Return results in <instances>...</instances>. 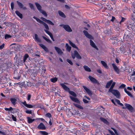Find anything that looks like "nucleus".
I'll return each mask as SVG.
<instances>
[{
  "label": "nucleus",
  "instance_id": "24",
  "mask_svg": "<svg viewBox=\"0 0 135 135\" xmlns=\"http://www.w3.org/2000/svg\"><path fill=\"white\" fill-rule=\"evenodd\" d=\"M124 91L128 96L131 97H132V95L131 94L129 91L127 90L126 88H125L124 89Z\"/></svg>",
  "mask_w": 135,
  "mask_h": 135
},
{
  "label": "nucleus",
  "instance_id": "59",
  "mask_svg": "<svg viewBox=\"0 0 135 135\" xmlns=\"http://www.w3.org/2000/svg\"><path fill=\"white\" fill-rule=\"evenodd\" d=\"M109 132H110V134L112 135H115L113 131H111L110 130H109Z\"/></svg>",
  "mask_w": 135,
  "mask_h": 135
},
{
  "label": "nucleus",
  "instance_id": "3",
  "mask_svg": "<svg viewBox=\"0 0 135 135\" xmlns=\"http://www.w3.org/2000/svg\"><path fill=\"white\" fill-rule=\"evenodd\" d=\"M71 56L73 59L75 58V57L78 59H80L81 58V56L79 54L78 52L76 50L74 51V53H71Z\"/></svg>",
  "mask_w": 135,
  "mask_h": 135
},
{
  "label": "nucleus",
  "instance_id": "61",
  "mask_svg": "<svg viewBox=\"0 0 135 135\" xmlns=\"http://www.w3.org/2000/svg\"><path fill=\"white\" fill-rule=\"evenodd\" d=\"M44 49L46 52H48V49L46 47L44 48Z\"/></svg>",
  "mask_w": 135,
  "mask_h": 135
},
{
  "label": "nucleus",
  "instance_id": "26",
  "mask_svg": "<svg viewBox=\"0 0 135 135\" xmlns=\"http://www.w3.org/2000/svg\"><path fill=\"white\" fill-rule=\"evenodd\" d=\"M65 47L66 48V50L70 52L71 49V46H69L67 43H66V44Z\"/></svg>",
  "mask_w": 135,
  "mask_h": 135
},
{
  "label": "nucleus",
  "instance_id": "25",
  "mask_svg": "<svg viewBox=\"0 0 135 135\" xmlns=\"http://www.w3.org/2000/svg\"><path fill=\"white\" fill-rule=\"evenodd\" d=\"M15 13L16 15L18 16L21 18H22V14L20 13L19 11H17L15 12Z\"/></svg>",
  "mask_w": 135,
  "mask_h": 135
},
{
  "label": "nucleus",
  "instance_id": "44",
  "mask_svg": "<svg viewBox=\"0 0 135 135\" xmlns=\"http://www.w3.org/2000/svg\"><path fill=\"white\" fill-rule=\"evenodd\" d=\"M11 37V36L9 35L6 34L5 35V38L6 39H7Z\"/></svg>",
  "mask_w": 135,
  "mask_h": 135
},
{
  "label": "nucleus",
  "instance_id": "46",
  "mask_svg": "<svg viewBox=\"0 0 135 135\" xmlns=\"http://www.w3.org/2000/svg\"><path fill=\"white\" fill-rule=\"evenodd\" d=\"M46 116L50 118L51 117V114L49 113H48L46 114Z\"/></svg>",
  "mask_w": 135,
  "mask_h": 135
},
{
  "label": "nucleus",
  "instance_id": "36",
  "mask_svg": "<svg viewBox=\"0 0 135 135\" xmlns=\"http://www.w3.org/2000/svg\"><path fill=\"white\" fill-rule=\"evenodd\" d=\"M115 102H116L118 104L121 106H123V104L120 102V101L119 100L117 99H115Z\"/></svg>",
  "mask_w": 135,
  "mask_h": 135
},
{
  "label": "nucleus",
  "instance_id": "6",
  "mask_svg": "<svg viewBox=\"0 0 135 135\" xmlns=\"http://www.w3.org/2000/svg\"><path fill=\"white\" fill-rule=\"evenodd\" d=\"M129 80L130 81H133L135 83V71H134L132 75L130 76Z\"/></svg>",
  "mask_w": 135,
  "mask_h": 135
},
{
  "label": "nucleus",
  "instance_id": "17",
  "mask_svg": "<svg viewBox=\"0 0 135 135\" xmlns=\"http://www.w3.org/2000/svg\"><path fill=\"white\" fill-rule=\"evenodd\" d=\"M55 48L59 54L61 55L62 53V52L61 50L59 48L55 46Z\"/></svg>",
  "mask_w": 135,
  "mask_h": 135
},
{
  "label": "nucleus",
  "instance_id": "8",
  "mask_svg": "<svg viewBox=\"0 0 135 135\" xmlns=\"http://www.w3.org/2000/svg\"><path fill=\"white\" fill-rule=\"evenodd\" d=\"M63 27L68 32H71L72 31V30L70 27L68 25H63Z\"/></svg>",
  "mask_w": 135,
  "mask_h": 135
},
{
  "label": "nucleus",
  "instance_id": "12",
  "mask_svg": "<svg viewBox=\"0 0 135 135\" xmlns=\"http://www.w3.org/2000/svg\"><path fill=\"white\" fill-rule=\"evenodd\" d=\"M70 97L73 101L78 103H80V102L77 98H75L71 96H70Z\"/></svg>",
  "mask_w": 135,
  "mask_h": 135
},
{
  "label": "nucleus",
  "instance_id": "23",
  "mask_svg": "<svg viewBox=\"0 0 135 135\" xmlns=\"http://www.w3.org/2000/svg\"><path fill=\"white\" fill-rule=\"evenodd\" d=\"M83 67L86 71L88 72H90L91 71L90 69L87 66L85 65L83 66Z\"/></svg>",
  "mask_w": 135,
  "mask_h": 135
},
{
  "label": "nucleus",
  "instance_id": "2",
  "mask_svg": "<svg viewBox=\"0 0 135 135\" xmlns=\"http://www.w3.org/2000/svg\"><path fill=\"white\" fill-rule=\"evenodd\" d=\"M108 92L112 93L117 98H119L120 97V93L117 90L113 89Z\"/></svg>",
  "mask_w": 135,
  "mask_h": 135
},
{
  "label": "nucleus",
  "instance_id": "62",
  "mask_svg": "<svg viewBox=\"0 0 135 135\" xmlns=\"http://www.w3.org/2000/svg\"><path fill=\"white\" fill-rule=\"evenodd\" d=\"M114 132L117 135H118L119 134L118 133V132H117V131L115 129L114 131Z\"/></svg>",
  "mask_w": 135,
  "mask_h": 135
},
{
  "label": "nucleus",
  "instance_id": "51",
  "mask_svg": "<svg viewBox=\"0 0 135 135\" xmlns=\"http://www.w3.org/2000/svg\"><path fill=\"white\" fill-rule=\"evenodd\" d=\"M11 6L12 9L13 10L14 6V4L13 2H12L11 3Z\"/></svg>",
  "mask_w": 135,
  "mask_h": 135
},
{
  "label": "nucleus",
  "instance_id": "45",
  "mask_svg": "<svg viewBox=\"0 0 135 135\" xmlns=\"http://www.w3.org/2000/svg\"><path fill=\"white\" fill-rule=\"evenodd\" d=\"M66 61L67 62H68L69 64H70L71 65H73V62L70 60L68 59H67Z\"/></svg>",
  "mask_w": 135,
  "mask_h": 135
},
{
  "label": "nucleus",
  "instance_id": "7",
  "mask_svg": "<svg viewBox=\"0 0 135 135\" xmlns=\"http://www.w3.org/2000/svg\"><path fill=\"white\" fill-rule=\"evenodd\" d=\"M112 65L115 71L118 74H119L120 72V71L118 69L117 66L114 63L112 64Z\"/></svg>",
  "mask_w": 135,
  "mask_h": 135
},
{
  "label": "nucleus",
  "instance_id": "11",
  "mask_svg": "<svg viewBox=\"0 0 135 135\" xmlns=\"http://www.w3.org/2000/svg\"><path fill=\"white\" fill-rule=\"evenodd\" d=\"M83 87L86 92L89 95H90L92 94L91 91L88 88L84 86H83Z\"/></svg>",
  "mask_w": 135,
  "mask_h": 135
},
{
  "label": "nucleus",
  "instance_id": "13",
  "mask_svg": "<svg viewBox=\"0 0 135 135\" xmlns=\"http://www.w3.org/2000/svg\"><path fill=\"white\" fill-rule=\"evenodd\" d=\"M125 105L129 110L132 111L133 110V108L130 105L128 104H125Z\"/></svg>",
  "mask_w": 135,
  "mask_h": 135
},
{
  "label": "nucleus",
  "instance_id": "42",
  "mask_svg": "<svg viewBox=\"0 0 135 135\" xmlns=\"http://www.w3.org/2000/svg\"><path fill=\"white\" fill-rule=\"evenodd\" d=\"M29 5L30 6V8L31 9H34V6L32 4L30 3H29Z\"/></svg>",
  "mask_w": 135,
  "mask_h": 135
},
{
  "label": "nucleus",
  "instance_id": "58",
  "mask_svg": "<svg viewBox=\"0 0 135 135\" xmlns=\"http://www.w3.org/2000/svg\"><path fill=\"white\" fill-rule=\"evenodd\" d=\"M31 95H28L27 99L28 100H30V99L31 98Z\"/></svg>",
  "mask_w": 135,
  "mask_h": 135
},
{
  "label": "nucleus",
  "instance_id": "31",
  "mask_svg": "<svg viewBox=\"0 0 135 135\" xmlns=\"http://www.w3.org/2000/svg\"><path fill=\"white\" fill-rule=\"evenodd\" d=\"M58 13L59 15L61 17L64 18H65L66 17L65 16L64 13L62 12L59 11Z\"/></svg>",
  "mask_w": 135,
  "mask_h": 135
},
{
  "label": "nucleus",
  "instance_id": "54",
  "mask_svg": "<svg viewBox=\"0 0 135 135\" xmlns=\"http://www.w3.org/2000/svg\"><path fill=\"white\" fill-rule=\"evenodd\" d=\"M126 85L125 84H122L120 86V88H122L125 87Z\"/></svg>",
  "mask_w": 135,
  "mask_h": 135
},
{
  "label": "nucleus",
  "instance_id": "18",
  "mask_svg": "<svg viewBox=\"0 0 135 135\" xmlns=\"http://www.w3.org/2000/svg\"><path fill=\"white\" fill-rule=\"evenodd\" d=\"M10 101H11L12 103L13 104L15 105L16 104L17 101V100L15 98H11L10 99Z\"/></svg>",
  "mask_w": 135,
  "mask_h": 135
},
{
  "label": "nucleus",
  "instance_id": "53",
  "mask_svg": "<svg viewBox=\"0 0 135 135\" xmlns=\"http://www.w3.org/2000/svg\"><path fill=\"white\" fill-rule=\"evenodd\" d=\"M11 112L12 113H15L16 112V111L15 109H12L11 110Z\"/></svg>",
  "mask_w": 135,
  "mask_h": 135
},
{
  "label": "nucleus",
  "instance_id": "47",
  "mask_svg": "<svg viewBox=\"0 0 135 135\" xmlns=\"http://www.w3.org/2000/svg\"><path fill=\"white\" fill-rule=\"evenodd\" d=\"M26 112L27 114H31L32 113L31 110H26Z\"/></svg>",
  "mask_w": 135,
  "mask_h": 135
},
{
  "label": "nucleus",
  "instance_id": "48",
  "mask_svg": "<svg viewBox=\"0 0 135 135\" xmlns=\"http://www.w3.org/2000/svg\"><path fill=\"white\" fill-rule=\"evenodd\" d=\"M125 20H126L125 18L123 17H122V19L120 22V23H121L123 22Z\"/></svg>",
  "mask_w": 135,
  "mask_h": 135
},
{
  "label": "nucleus",
  "instance_id": "20",
  "mask_svg": "<svg viewBox=\"0 0 135 135\" xmlns=\"http://www.w3.org/2000/svg\"><path fill=\"white\" fill-rule=\"evenodd\" d=\"M112 82L113 80H111L109 81L108 82L105 86L106 88H109L112 83Z\"/></svg>",
  "mask_w": 135,
  "mask_h": 135
},
{
  "label": "nucleus",
  "instance_id": "64",
  "mask_svg": "<svg viewBox=\"0 0 135 135\" xmlns=\"http://www.w3.org/2000/svg\"><path fill=\"white\" fill-rule=\"evenodd\" d=\"M132 11L134 13H135V8L134 7L133 8H132Z\"/></svg>",
  "mask_w": 135,
  "mask_h": 135
},
{
  "label": "nucleus",
  "instance_id": "50",
  "mask_svg": "<svg viewBox=\"0 0 135 135\" xmlns=\"http://www.w3.org/2000/svg\"><path fill=\"white\" fill-rule=\"evenodd\" d=\"M4 44H3L2 45H0V49H3L4 47Z\"/></svg>",
  "mask_w": 135,
  "mask_h": 135
},
{
  "label": "nucleus",
  "instance_id": "22",
  "mask_svg": "<svg viewBox=\"0 0 135 135\" xmlns=\"http://www.w3.org/2000/svg\"><path fill=\"white\" fill-rule=\"evenodd\" d=\"M27 119L28 123H32L35 120V119H31L29 117H27Z\"/></svg>",
  "mask_w": 135,
  "mask_h": 135
},
{
  "label": "nucleus",
  "instance_id": "56",
  "mask_svg": "<svg viewBox=\"0 0 135 135\" xmlns=\"http://www.w3.org/2000/svg\"><path fill=\"white\" fill-rule=\"evenodd\" d=\"M83 102L85 103H88V101L85 99H83Z\"/></svg>",
  "mask_w": 135,
  "mask_h": 135
},
{
  "label": "nucleus",
  "instance_id": "55",
  "mask_svg": "<svg viewBox=\"0 0 135 135\" xmlns=\"http://www.w3.org/2000/svg\"><path fill=\"white\" fill-rule=\"evenodd\" d=\"M41 19L43 21L46 22H47V20H48L46 18H45L42 17H41Z\"/></svg>",
  "mask_w": 135,
  "mask_h": 135
},
{
  "label": "nucleus",
  "instance_id": "52",
  "mask_svg": "<svg viewBox=\"0 0 135 135\" xmlns=\"http://www.w3.org/2000/svg\"><path fill=\"white\" fill-rule=\"evenodd\" d=\"M39 45L43 49L46 47L45 45L42 44H40Z\"/></svg>",
  "mask_w": 135,
  "mask_h": 135
},
{
  "label": "nucleus",
  "instance_id": "19",
  "mask_svg": "<svg viewBox=\"0 0 135 135\" xmlns=\"http://www.w3.org/2000/svg\"><path fill=\"white\" fill-rule=\"evenodd\" d=\"M35 5L37 7V8L38 9V11H41V7L40 5L37 3H35Z\"/></svg>",
  "mask_w": 135,
  "mask_h": 135
},
{
  "label": "nucleus",
  "instance_id": "39",
  "mask_svg": "<svg viewBox=\"0 0 135 135\" xmlns=\"http://www.w3.org/2000/svg\"><path fill=\"white\" fill-rule=\"evenodd\" d=\"M40 12L42 14H43L45 17H47V14L46 12L42 10H41V11H40Z\"/></svg>",
  "mask_w": 135,
  "mask_h": 135
},
{
  "label": "nucleus",
  "instance_id": "27",
  "mask_svg": "<svg viewBox=\"0 0 135 135\" xmlns=\"http://www.w3.org/2000/svg\"><path fill=\"white\" fill-rule=\"evenodd\" d=\"M58 79L56 77L51 78L50 79L51 81L53 83H54L57 81Z\"/></svg>",
  "mask_w": 135,
  "mask_h": 135
},
{
  "label": "nucleus",
  "instance_id": "34",
  "mask_svg": "<svg viewBox=\"0 0 135 135\" xmlns=\"http://www.w3.org/2000/svg\"><path fill=\"white\" fill-rule=\"evenodd\" d=\"M29 57V56L27 54H26L24 55L23 57V62H25L26 61V60Z\"/></svg>",
  "mask_w": 135,
  "mask_h": 135
},
{
  "label": "nucleus",
  "instance_id": "15",
  "mask_svg": "<svg viewBox=\"0 0 135 135\" xmlns=\"http://www.w3.org/2000/svg\"><path fill=\"white\" fill-rule=\"evenodd\" d=\"M83 32L85 35L88 38H91L92 37L89 34L88 32L84 30L83 31Z\"/></svg>",
  "mask_w": 135,
  "mask_h": 135
},
{
  "label": "nucleus",
  "instance_id": "10",
  "mask_svg": "<svg viewBox=\"0 0 135 135\" xmlns=\"http://www.w3.org/2000/svg\"><path fill=\"white\" fill-rule=\"evenodd\" d=\"M37 128L40 129L45 130L46 129V127L42 123H41L37 126Z\"/></svg>",
  "mask_w": 135,
  "mask_h": 135
},
{
  "label": "nucleus",
  "instance_id": "37",
  "mask_svg": "<svg viewBox=\"0 0 135 135\" xmlns=\"http://www.w3.org/2000/svg\"><path fill=\"white\" fill-rule=\"evenodd\" d=\"M42 37L43 38L45 39L46 41H47V42L49 43H51V41L49 39L47 38H46L44 36H42Z\"/></svg>",
  "mask_w": 135,
  "mask_h": 135
},
{
  "label": "nucleus",
  "instance_id": "49",
  "mask_svg": "<svg viewBox=\"0 0 135 135\" xmlns=\"http://www.w3.org/2000/svg\"><path fill=\"white\" fill-rule=\"evenodd\" d=\"M11 115L12 116V119L13 120V121H16V117H14V115L12 114Z\"/></svg>",
  "mask_w": 135,
  "mask_h": 135
},
{
  "label": "nucleus",
  "instance_id": "43",
  "mask_svg": "<svg viewBox=\"0 0 135 135\" xmlns=\"http://www.w3.org/2000/svg\"><path fill=\"white\" fill-rule=\"evenodd\" d=\"M4 109L6 111H11L12 109H13L12 107H11L9 108H5Z\"/></svg>",
  "mask_w": 135,
  "mask_h": 135
},
{
  "label": "nucleus",
  "instance_id": "4",
  "mask_svg": "<svg viewBox=\"0 0 135 135\" xmlns=\"http://www.w3.org/2000/svg\"><path fill=\"white\" fill-rule=\"evenodd\" d=\"M131 34L130 33H128V34L125 33L124 36V40L129 42L131 41Z\"/></svg>",
  "mask_w": 135,
  "mask_h": 135
},
{
  "label": "nucleus",
  "instance_id": "9",
  "mask_svg": "<svg viewBox=\"0 0 135 135\" xmlns=\"http://www.w3.org/2000/svg\"><path fill=\"white\" fill-rule=\"evenodd\" d=\"M17 2L20 8L24 10L27 9V8L25 7L23 5L22 3L18 1H17Z\"/></svg>",
  "mask_w": 135,
  "mask_h": 135
},
{
  "label": "nucleus",
  "instance_id": "33",
  "mask_svg": "<svg viewBox=\"0 0 135 135\" xmlns=\"http://www.w3.org/2000/svg\"><path fill=\"white\" fill-rule=\"evenodd\" d=\"M39 132L42 135H48L49 134L48 132L45 131H40Z\"/></svg>",
  "mask_w": 135,
  "mask_h": 135
},
{
  "label": "nucleus",
  "instance_id": "38",
  "mask_svg": "<svg viewBox=\"0 0 135 135\" xmlns=\"http://www.w3.org/2000/svg\"><path fill=\"white\" fill-rule=\"evenodd\" d=\"M42 24L45 26V28L47 29V30H49V27H48V26L47 24L45 23H44V22Z\"/></svg>",
  "mask_w": 135,
  "mask_h": 135
},
{
  "label": "nucleus",
  "instance_id": "40",
  "mask_svg": "<svg viewBox=\"0 0 135 135\" xmlns=\"http://www.w3.org/2000/svg\"><path fill=\"white\" fill-rule=\"evenodd\" d=\"M47 23L50 24L52 25H54V24L51 21L48 20H47V22H46Z\"/></svg>",
  "mask_w": 135,
  "mask_h": 135
},
{
  "label": "nucleus",
  "instance_id": "41",
  "mask_svg": "<svg viewBox=\"0 0 135 135\" xmlns=\"http://www.w3.org/2000/svg\"><path fill=\"white\" fill-rule=\"evenodd\" d=\"M44 30L46 33H47L50 36L52 35V33L49 31L46 30Z\"/></svg>",
  "mask_w": 135,
  "mask_h": 135
},
{
  "label": "nucleus",
  "instance_id": "1",
  "mask_svg": "<svg viewBox=\"0 0 135 135\" xmlns=\"http://www.w3.org/2000/svg\"><path fill=\"white\" fill-rule=\"evenodd\" d=\"M60 85L63 88L65 91H68L69 93L71 95L74 97H76V95L75 93L73 91H70L69 89L63 83H60Z\"/></svg>",
  "mask_w": 135,
  "mask_h": 135
},
{
  "label": "nucleus",
  "instance_id": "57",
  "mask_svg": "<svg viewBox=\"0 0 135 135\" xmlns=\"http://www.w3.org/2000/svg\"><path fill=\"white\" fill-rule=\"evenodd\" d=\"M35 40L38 42H41V40L38 37L37 38H36V39H35Z\"/></svg>",
  "mask_w": 135,
  "mask_h": 135
},
{
  "label": "nucleus",
  "instance_id": "32",
  "mask_svg": "<svg viewBox=\"0 0 135 135\" xmlns=\"http://www.w3.org/2000/svg\"><path fill=\"white\" fill-rule=\"evenodd\" d=\"M69 43L70 44L71 46L74 48L78 49L77 47L73 43L70 41L69 40Z\"/></svg>",
  "mask_w": 135,
  "mask_h": 135
},
{
  "label": "nucleus",
  "instance_id": "28",
  "mask_svg": "<svg viewBox=\"0 0 135 135\" xmlns=\"http://www.w3.org/2000/svg\"><path fill=\"white\" fill-rule=\"evenodd\" d=\"M73 104L75 107H77V108H78L79 109H83V107H82L80 105L78 104H77L76 103H73Z\"/></svg>",
  "mask_w": 135,
  "mask_h": 135
},
{
  "label": "nucleus",
  "instance_id": "14",
  "mask_svg": "<svg viewBox=\"0 0 135 135\" xmlns=\"http://www.w3.org/2000/svg\"><path fill=\"white\" fill-rule=\"evenodd\" d=\"M88 78L93 83H96L97 81L96 79L90 76H89Z\"/></svg>",
  "mask_w": 135,
  "mask_h": 135
},
{
  "label": "nucleus",
  "instance_id": "5",
  "mask_svg": "<svg viewBox=\"0 0 135 135\" xmlns=\"http://www.w3.org/2000/svg\"><path fill=\"white\" fill-rule=\"evenodd\" d=\"M21 103H22L24 105L28 108H35V105H31L30 104H27L26 102L25 101L23 102H21L20 103V104L21 105Z\"/></svg>",
  "mask_w": 135,
  "mask_h": 135
},
{
  "label": "nucleus",
  "instance_id": "16",
  "mask_svg": "<svg viewBox=\"0 0 135 135\" xmlns=\"http://www.w3.org/2000/svg\"><path fill=\"white\" fill-rule=\"evenodd\" d=\"M90 45L92 47L95 48L97 50H98V48L97 47L95 44L91 40H90Z\"/></svg>",
  "mask_w": 135,
  "mask_h": 135
},
{
  "label": "nucleus",
  "instance_id": "35",
  "mask_svg": "<svg viewBox=\"0 0 135 135\" xmlns=\"http://www.w3.org/2000/svg\"><path fill=\"white\" fill-rule=\"evenodd\" d=\"M100 119L104 123L106 124H107L108 123L107 121L105 119L102 117L100 118Z\"/></svg>",
  "mask_w": 135,
  "mask_h": 135
},
{
  "label": "nucleus",
  "instance_id": "63",
  "mask_svg": "<svg viewBox=\"0 0 135 135\" xmlns=\"http://www.w3.org/2000/svg\"><path fill=\"white\" fill-rule=\"evenodd\" d=\"M84 97H85V98L87 99L88 100H90V99L89 97H87L86 95H85L84 96Z\"/></svg>",
  "mask_w": 135,
  "mask_h": 135
},
{
  "label": "nucleus",
  "instance_id": "60",
  "mask_svg": "<svg viewBox=\"0 0 135 135\" xmlns=\"http://www.w3.org/2000/svg\"><path fill=\"white\" fill-rule=\"evenodd\" d=\"M97 71L98 73L100 74H101L102 73L101 70L99 69H97Z\"/></svg>",
  "mask_w": 135,
  "mask_h": 135
},
{
  "label": "nucleus",
  "instance_id": "30",
  "mask_svg": "<svg viewBox=\"0 0 135 135\" xmlns=\"http://www.w3.org/2000/svg\"><path fill=\"white\" fill-rule=\"evenodd\" d=\"M33 18L35 19H36L37 22L41 23L42 24L44 22L43 21L40 20L39 19L37 18V17L35 16H34L33 17Z\"/></svg>",
  "mask_w": 135,
  "mask_h": 135
},
{
  "label": "nucleus",
  "instance_id": "21",
  "mask_svg": "<svg viewBox=\"0 0 135 135\" xmlns=\"http://www.w3.org/2000/svg\"><path fill=\"white\" fill-rule=\"evenodd\" d=\"M101 62L102 64L105 68L108 69V67L105 61H101Z\"/></svg>",
  "mask_w": 135,
  "mask_h": 135
},
{
  "label": "nucleus",
  "instance_id": "29",
  "mask_svg": "<svg viewBox=\"0 0 135 135\" xmlns=\"http://www.w3.org/2000/svg\"><path fill=\"white\" fill-rule=\"evenodd\" d=\"M115 84V83L114 82H113L112 83V85H111V87H110V89L108 91L113 90V88L114 87V86Z\"/></svg>",
  "mask_w": 135,
  "mask_h": 135
}]
</instances>
